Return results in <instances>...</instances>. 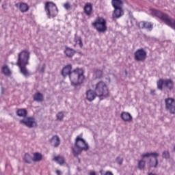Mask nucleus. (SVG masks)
<instances>
[{"label":"nucleus","mask_w":175,"mask_h":175,"mask_svg":"<svg viewBox=\"0 0 175 175\" xmlns=\"http://www.w3.org/2000/svg\"><path fill=\"white\" fill-rule=\"evenodd\" d=\"M1 0H0V2H1Z\"/></svg>","instance_id":"a19ab883"},{"label":"nucleus","mask_w":175,"mask_h":175,"mask_svg":"<svg viewBox=\"0 0 175 175\" xmlns=\"http://www.w3.org/2000/svg\"><path fill=\"white\" fill-rule=\"evenodd\" d=\"M157 84L158 90H160L161 91L163 90V87L167 90H170V91H172L174 87V83L172 79H159Z\"/></svg>","instance_id":"423d86ee"},{"label":"nucleus","mask_w":175,"mask_h":175,"mask_svg":"<svg viewBox=\"0 0 175 175\" xmlns=\"http://www.w3.org/2000/svg\"><path fill=\"white\" fill-rule=\"evenodd\" d=\"M94 91L100 100H103L105 98H109V96H110V92H109L107 85L102 81L96 84Z\"/></svg>","instance_id":"20e7f679"},{"label":"nucleus","mask_w":175,"mask_h":175,"mask_svg":"<svg viewBox=\"0 0 175 175\" xmlns=\"http://www.w3.org/2000/svg\"><path fill=\"white\" fill-rule=\"evenodd\" d=\"M43 159V156L39 152H34L33 154V162H40Z\"/></svg>","instance_id":"5701e85b"},{"label":"nucleus","mask_w":175,"mask_h":175,"mask_svg":"<svg viewBox=\"0 0 175 175\" xmlns=\"http://www.w3.org/2000/svg\"><path fill=\"white\" fill-rule=\"evenodd\" d=\"M165 109L169 111L170 114H175V100L172 98H167L165 99Z\"/></svg>","instance_id":"9d476101"},{"label":"nucleus","mask_w":175,"mask_h":175,"mask_svg":"<svg viewBox=\"0 0 175 175\" xmlns=\"http://www.w3.org/2000/svg\"><path fill=\"white\" fill-rule=\"evenodd\" d=\"M124 16V10L122 8H116L113 10L112 17L113 18H120Z\"/></svg>","instance_id":"dca6fc26"},{"label":"nucleus","mask_w":175,"mask_h":175,"mask_svg":"<svg viewBox=\"0 0 175 175\" xmlns=\"http://www.w3.org/2000/svg\"><path fill=\"white\" fill-rule=\"evenodd\" d=\"M116 162L118 163V165H122V162H124V159L120 157H117Z\"/></svg>","instance_id":"f704fd0d"},{"label":"nucleus","mask_w":175,"mask_h":175,"mask_svg":"<svg viewBox=\"0 0 175 175\" xmlns=\"http://www.w3.org/2000/svg\"><path fill=\"white\" fill-rule=\"evenodd\" d=\"M16 8H18L21 13H27L29 10V5L27 3H17L15 4Z\"/></svg>","instance_id":"ddd939ff"},{"label":"nucleus","mask_w":175,"mask_h":175,"mask_svg":"<svg viewBox=\"0 0 175 175\" xmlns=\"http://www.w3.org/2000/svg\"><path fill=\"white\" fill-rule=\"evenodd\" d=\"M149 157H152L154 158V163L150 161V165L151 167H157L158 166V157H159V154L157 152H150V153H145L142 154V158H148Z\"/></svg>","instance_id":"f8f14e48"},{"label":"nucleus","mask_w":175,"mask_h":175,"mask_svg":"<svg viewBox=\"0 0 175 175\" xmlns=\"http://www.w3.org/2000/svg\"><path fill=\"white\" fill-rule=\"evenodd\" d=\"M30 55L31 53L27 50H23L18 54L16 65L19 67L21 73H22L25 77L29 76V72L27 70V65L29 64Z\"/></svg>","instance_id":"f03ea898"},{"label":"nucleus","mask_w":175,"mask_h":175,"mask_svg":"<svg viewBox=\"0 0 175 175\" xmlns=\"http://www.w3.org/2000/svg\"><path fill=\"white\" fill-rule=\"evenodd\" d=\"M75 146L76 148H79V150H81L82 151H88L89 146L88 144L85 142V140L84 139L81 138L80 136H77L75 139Z\"/></svg>","instance_id":"1a4fd4ad"},{"label":"nucleus","mask_w":175,"mask_h":175,"mask_svg":"<svg viewBox=\"0 0 175 175\" xmlns=\"http://www.w3.org/2000/svg\"><path fill=\"white\" fill-rule=\"evenodd\" d=\"M1 72L4 74L5 76H10L12 75V71L8 65H4L1 67Z\"/></svg>","instance_id":"b1692460"},{"label":"nucleus","mask_w":175,"mask_h":175,"mask_svg":"<svg viewBox=\"0 0 175 175\" xmlns=\"http://www.w3.org/2000/svg\"><path fill=\"white\" fill-rule=\"evenodd\" d=\"M134 59L137 62H144L147 59V51L143 48L137 49L134 53Z\"/></svg>","instance_id":"6e6552de"},{"label":"nucleus","mask_w":175,"mask_h":175,"mask_svg":"<svg viewBox=\"0 0 175 175\" xmlns=\"http://www.w3.org/2000/svg\"><path fill=\"white\" fill-rule=\"evenodd\" d=\"M163 158H165V159H169V158H170V153H169V151H164L163 152Z\"/></svg>","instance_id":"72a5a7b5"},{"label":"nucleus","mask_w":175,"mask_h":175,"mask_svg":"<svg viewBox=\"0 0 175 175\" xmlns=\"http://www.w3.org/2000/svg\"><path fill=\"white\" fill-rule=\"evenodd\" d=\"M75 42L81 48L83 47V41L81 40V38H75Z\"/></svg>","instance_id":"473e14b6"},{"label":"nucleus","mask_w":175,"mask_h":175,"mask_svg":"<svg viewBox=\"0 0 175 175\" xmlns=\"http://www.w3.org/2000/svg\"><path fill=\"white\" fill-rule=\"evenodd\" d=\"M53 160H55V162H57L59 165H64L65 163V159L64 158V157H61V156L55 157Z\"/></svg>","instance_id":"bb28decb"},{"label":"nucleus","mask_w":175,"mask_h":175,"mask_svg":"<svg viewBox=\"0 0 175 175\" xmlns=\"http://www.w3.org/2000/svg\"><path fill=\"white\" fill-rule=\"evenodd\" d=\"M112 6L114 9H121L122 8V1L121 0H112L111 1Z\"/></svg>","instance_id":"412c9836"},{"label":"nucleus","mask_w":175,"mask_h":175,"mask_svg":"<svg viewBox=\"0 0 175 175\" xmlns=\"http://www.w3.org/2000/svg\"><path fill=\"white\" fill-rule=\"evenodd\" d=\"M90 175H96V174L95 173V172H92L90 173Z\"/></svg>","instance_id":"4c0bfd02"},{"label":"nucleus","mask_w":175,"mask_h":175,"mask_svg":"<svg viewBox=\"0 0 175 175\" xmlns=\"http://www.w3.org/2000/svg\"><path fill=\"white\" fill-rule=\"evenodd\" d=\"M86 95V99L89 102H92L93 100H95V98L96 96H98V94L96 92H94L92 90H89L85 93Z\"/></svg>","instance_id":"2eb2a0df"},{"label":"nucleus","mask_w":175,"mask_h":175,"mask_svg":"<svg viewBox=\"0 0 175 175\" xmlns=\"http://www.w3.org/2000/svg\"><path fill=\"white\" fill-rule=\"evenodd\" d=\"M27 113L28 112L25 109H20L16 111V114L17 116H18V117H23L24 118H25V117H27Z\"/></svg>","instance_id":"393cba45"},{"label":"nucleus","mask_w":175,"mask_h":175,"mask_svg":"<svg viewBox=\"0 0 175 175\" xmlns=\"http://www.w3.org/2000/svg\"><path fill=\"white\" fill-rule=\"evenodd\" d=\"M64 53L66 54V57L68 58H72L75 54H76V51H75L72 48L66 47V50L64 51Z\"/></svg>","instance_id":"6ab92c4d"},{"label":"nucleus","mask_w":175,"mask_h":175,"mask_svg":"<svg viewBox=\"0 0 175 175\" xmlns=\"http://www.w3.org/2000/svg\"><path fill=\"white\" fill-rule=\"evenodd\" d=\"M72 153L73 154L74 157H79V155H80V154H81V152H83V150H81V149H79V148H72Z\"/></svg>","instance_id":"cd10ccee"},{"label":"nucleus","mask_w":175,"mask_h":175,"mask_svg":"<svg viewBox=\"0 0 175 175\" xmlns=\"http://www.w3.org/2000/svg\"><path fill=\"white\" fill-rule=\"evenodd\" d=\"M56 174H57V175H61V171H59V170H56Z\"/></svg>","instance_id":"e433bc0d"},{"label":"nucleus","mask_w":175,"mask_h":175,"mask_svg":"<svg viewBox=\"0 0 175 175\" xmlns=\"http://www.w3.org/2000/svg\"><path fill=\"white\" fill-rule=\"evenodd\" d=\"M63 7L64 8V9H66V10H70V9H72V5L69 2H66V3H64L63 5Z\"/></svg>","instance_id":"2f4dec72"},{"label":"nucleus","mask_w":175,"mask_h":175,"mask_svg":"<svg viewBox=\"0 0 175 175\" xmlns=\"http://www.w3.org/2000/svg\"><path fill=\"white\" fill-rule=\"evenodd\" d=\"M44 10L49 18L51 17H55L58 14V8H57V5L53 2H46L45 3Z\"/></svg>","instance_id":"0eeeda50"},{"label":"nucleus","mask_w":175,"mask_h":175,"mask_svg":"<svg viewBox=\"0 0 175 175\" xmlns=\"http://www.w3.org/2000/svg\"><path fill=\"white\" fill-rule=\"evenodd\" d=\"M96 79H102L103 77V70L97 69L95 70Z\"/></svg>","instance_id":"c85d7f7f"},{"label":"nucleus","mask_w":175,"mask_h":175,"mask_svg":"<svg viewBox=\"0 0 175 175\" xmlns=\"http://www.w3.org/2000/svg\"><path fill=\"white\" fill-rule=\"evenodd\" d=\"M120 118L124 121V122H131V121H132V116L131 113L125 111L121 113Z\"/></svg>","instance_id":"f3484780"},{"label":"nucleus","mask_w":175,"mask_h":175,"mask_svg":"<svg viewBox=\"0 0 175 175\" xmlns=\"http://www.w3.org/2000/svg\"><path fill=\"white\" fill-rule=\"evenodd\" d=\"M51 143L53 144L54 147H58V146L61 144V140H59V137H58L57 135H54L51 139Z\"/></svg>","instance_id":"4be33fe9"},{"label":"nucleus","mask_w":175,"mask_h":175,"mask_svg":"<svg viewBox=\"0 0 175 175\" xmlns=\"http://www.w3.org/2000/svg\"><path fill=\"white\" fill-rule=\"evenodd\" d=\"M57 120H59V121H62L64 120V112H58L57 114Z\"/></svg>","instance_id":"7c9ffc66"},{"label":"nucleus","mask_w":175,"mask_h":175,"mask_svg":"<svg viewBox=\"0 0 175 175\" xmlns=\"http://www.w3.org/2000/svg\"><path fill=\"white\" fill-rule=\"evenodd\" d=\"M20 124L25 125V126H27V128H33V126H38V123H36V121L32 117H27L25 119L21 120Z\"/></svg>","instance_id":"9b49d317"},{"label":"nucleus","mask_w":175,"mask_h":175,"mask_svg":"<svg viewBox=\"0 0 175 175\" xmlns=\"http://www.w3.org/2000/svg\"><path fill=\"white\" fill-rule=\"evenodd\" d=\"M62 76H69L72 85H80L84 81V71L80 68H76L72 71V64H68L62 70Z\"/></svg>","instance_id":"f257e3e1"},{"label":"nucleus","mask_w":175,"mask_h":175,"mask_svg":"<svg viewBox=\"0 0 175 175\" xmlns=\"http://www.w3.org/2000/svg\"><path fill=\"white\" fill-rule=\"evenodd\" d=\"M148 175H157V174H152V173H150V174H148Z\"/></svg>","instance_id":"58836bf2"},{"label":"nucleus","mask_w":175,"mask_h":175,"mask_svg":"<svg viewBox=\"0 0 175 175\" xmlns=\"http://www.w3.org/2000/svg\"><path fill=\"white\" fill-rule=\"evenodd\" d=\"M173 151L175 152V145L174 146Z\"/></svg>","instance_id":"ea45409f"},{"label":"nucleus","mask_w":175,"mask_h":175,"mask_svg":"<svg viewBox=\"0 0 175 175\" xmlns=\"http://www.w3.org/2000/svg\"><path fill=\"white\" fill-rule=\"evenodd\" d=\"M24 162H25V163H29V164H31L32 163V157L30 156L29 154L28 153H26L24 156H23V158Z\"/></svg>","instance_id":"a878e982"},{"label":"nucleus","mask_w":175,"mask_h":175,"mask_svg":"<svg viewBox=\"0 0 175 175\" xmlns=\"http://www.w3.org/2000/svg\"><path fill=\"white\" fill-rule=\"evenodd\" d=\"M107 23L106 19H104L103 17L98 16L96 18L95 21L92 24V27L99 33H103L107 31Z\"/></svg>","instance_id":"39448f33"},{"label":"nucleus","mask_w":175,"mask_h":175,"mask_svg":"<svg viewBox=\"0 0 175 175\" xmlns=\"http://www.w3.org/2000/svg\"><path fill=\"white\" fill-rule=\"evenodd\" d=\"M33 99L35 102H43L44 97L42 93L37 92L33 96Z\"/></svg>","instance_id":"aec40b11"},{"label":"nucleus","mask_w":175,"mask_h":175,"mask_svg":"<svg viewBox=\"0 0 175 175\" xmlns=\"http://www.w3.org/2000/svg\"><path fill=\"white\" fill-rule=\"evenodd\" d=\"M150 94L151 95H154L155 94V90H150Z\"/></svg>","instance_id":"c9c22d12"},{"label":"nucleus","mask_w":175,"mask_h":175,"mask_svg":"<svg viewBox=\"0 0 175 175\" xmlns=\"http://www.w3.org/2000/svg\"><path fill=\"white\" fill-rule=\"evenodd\" d=\"M151 12L152 16L160 18L165 25H167L175 30V20H173V18L170 17L169 14L155 9H152Z\"/></svg>","instance_id":"7ed1b4c3"},{"label":"nucleus","mask_w":175,"mask_h":175,"mask_svg":"<svg viewBox=\"0 0 175 175\" xmlns=\"http://www.w3.org/2000/svg\"><path fill=\"white\" fill-rule=\"evenodd\" d=\"M138 26L141 29H144L145 28L149 31H152L154 25L151 22L141 21L139 23Z\"/></svg>","instance_id":"4468645a"},{"label":"nucleus","mask_w":175,"mask_h":175,"mask_svg":"<svg viewBox=\"0 0 175 175\" xmlns=\"http://www.w3.org/2000/svg\"><path fill=\"white\" fill-rule=\"evenodd\" d=\"M146 167V161L141 160L138 162V169L143 170Z\"/></svg>","instance_id":"c756f323"},{"label":"nucleus","mask_w":175,"mask_h":175,"mask_svg":"<svg viewBox=\"0 0 175 175\" xmlns=\"http://www.w3.org/2000/svg\"><path fill=\"white\" fill-rule=\"evenodd\" d=\"M83 12L86 16H91L92 14V4L86 3L83 8Z\"/></svg>","instance_id":"a211bd4d"}]
</instances>
